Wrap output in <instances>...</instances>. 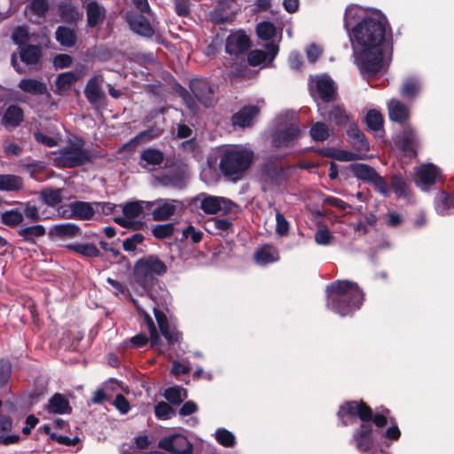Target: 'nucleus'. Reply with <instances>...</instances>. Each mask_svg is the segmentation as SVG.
I'll return each instance as SVG.
<instances>
[{
    "label": "nucleus",
    "instance_id": "obj_1",
    "mask_svg": "<svg viewBox=\"0 0 454 454\" xmlns=\"http://www.w3.org/2000/svg\"><path fill=\"white\" fill-rule=\"evenodd\" d=\"M389 32L387 18L380 12L367 15L349 32L357 51L356 62L363 75L369 77L384 71L388 60Z\"/></svg>",
    "mask_w": 454,
    "mask_h": 454
},
{
    "label": "nucleus",
    "instance_id": "obj_2",
    "mask_svg": "<svg viewBox=\"0 0 454 454\" xmlns=\"http://www.w3.org/2000/svg\"><path fill=\"white\" fill-rule=\"evenodd\" d=\"M327 307L333 312L347 316L358 309L364 300V294L356 283L337 280L326 287Z\"/></svg>",
    "mask_w": 454,
    "mask_h": 454
},
{
    "label": "nucleus",
    "instance_id": "obj_3",
    "mask_svg": "<svg viewBox=\"0 0 454 454\" xmlns=\"http://www.w3.org/2000/svg\"><path fill=\"white\" fill-rule=\"evenodd\" d=\"M338 416L344 426L350 423L348 419L360 418L363 424L354 435L356 446L361 452L371 450L374 445L372 427L369 423L372 418V409L364 403L347 402L340 407Z\"/></svg>",
    "mask_w": 454,
    "mask_h": 454
},
{
    "label": "nucleus",
    "instance_id": "obj_4",
    "mask_svg": "<svg viewBox=\"0 0 454 454\" xmlns=\"http://www.w3.org/2000/svg\"><path fill=\"white\" fill-rule=\"evenodd\" d=\"M253 152L241 145L228 146L223 150L219 167L225 176L239 175L248 168Z\"/></svg>",
    "mask_w": 454,
    "mask_h": 454
},
{
    "label": "nucleus",
    "instance_id": "obj_5",
    "mask_svg": "<svg viewBox=\"0 0 454 454\" xmlns=\"http://www.w3.org/2000/svg\"><path fill=\"white\" fill-rule=\"evenodd\" d=\"M298 116L294 112H286L277 118V129L272 137L274 147L281 149L293 145L299 135Z\"/></svg>",
    "mask_w": 454,
    "mask_h": 454
},
{
    "label": "nucleus",
    "instance_id": "obj_6",
    "mask_svg": "<svg viewBox=\"0 0 454 454\" xmlns=\"http://www.w3.org/2000/svg\"><path fill=\"white\" fill-rule=\"evenodd\" d=\"M54 161L64 168H74L83 165L90 160V154L83 148V141L75 139L69 141L68 145L54 153Z\"/></svg>",
    "mask_w": 454,
    "mask_h": 454
},
{
    "label": "nucleus",
    "instance_id": "obj_7",
    "mask_svg": "<svg viewBox=\"0 0 454 454\" xmlns=\"http://www.w3.org/2000/svg\"><path fill=\"white\" fill-rule=\"evenodd\" d=\"M166 271L165 263L153 255L140 259L134 267L135 279L145 289L153 284L155 276L162 275Z\"/></svg>",
    "mask_w": 454,
    "mask_h": 454
},
{
    "label": "nucleus",
    "instance_id": "obj_8",
    "mask_svg": "<svg viewBox=\"0 0 454 454\" xmlns=\"http://www.w3.org/2000/svg\"><path fill=\"white\" fill-rule=\"evenodd\" d=\"M145 210L149 211V201L140 200L126 203L122 208L123 215L116 217L115 223L125 228L140 230L143 227L140 218Z\"/></svg>",
    "mask_w": 454,
    "mask_h": 454
},
{
    "label": "nucleus",
    "instance_id": "obj_9",
    "mask_svg": "<svg viewBox=\"0 0 454 454\" xmlns=\"http://www.w3.org/2000/svg\"><path fill=\"white\" fill-rule=\"evenodd\" d=\"M309 89L311 96L315 99L320 98L324 102L333 100L336 94L333 81L325 74L310 76Z\"/></svg>",
    "mask_w": 454,
    "mask_h": 454
},
{
    "label": "nucleus",
    "instance_id": "obj_10",
    "mask_svg": "<svg viewBox=\"0 0 454 454\" xmlns=\"http://www.w3.org/2000/svg\"><path fill=\"white\" fill-rule=\"evenodd\" d=\"M200 208L207 215H227L234 211L237 207L231 200L213 195H201Z\"/></svg>",
    "mask_w": 454,
    "mask_h": 454
},
{
    "label": "nucleus",
    "instance_id": "obj_11",
    "mask_svg": "<svg viewBox=\"0 0 454 454\" xmlns=\"http://www.w3.org/2000/svg\"><path fill=\"white\" fill-rule=\"evenodd\" d=\"M181 207L182 203L176 200L159 199L149 201V211L155 221L168 220Z\"/></svg>",
    "mask_w": 454,
    "mask_h": 454
},
{
    "label": "nucleus",
    "instance_id": "obj_12",
    "mask_svg": "<svg viewBox=\"0 0 454 454\" xmlns=\"http://www.w3.org/2000/svg\"><path fill=\"white\" fill-rule=\"evenodd\" d=\"M159 446L173 454H192V445L188 439L182 434H174L162 438Z\"/></svg>",
    "mask_w": 454,
    "mask_h": 454
},
{
    "label": "nucleus",
    "instance_id": "obj_13",
    "mask_svg": "<svg viewBox=\"0 0 454 454\" xmlns=\"http://www.w3.org/2000/svg\"><path fill=\"white\" fill-rule=\"evenodd\" d=\"M440 176V169L435 165L423 164L416 169L415 181L422 190H427L436 183Z\"/></svg>",
    "mask_w": 454,
    "mask_h": 454
},
{
    "label": "nucleus",
    "instance_id": "obj_14",
    "mask_svg": "<svg viewBox=\"0 0 454 454\" xmlns=\"http://www.w3.org/2000/svg\"><path fill=\"white\" fill-rule=\"evenodd\" d=\"M190 88L197 99L206 107L215 103V97L209 83L201 79H193L190 82Z\"/></svg>",
    "mask_w": 454,
    "mask_h": 454
},
{
    "label": "nucleus",
    "instance_id": "obj_15",
    "mask_svg": "<svg viewBox=\"0 0 454 454\" xmlns=\"http://www.w3.org/2000/svg\"><path fill=\"white\" fill-rule=\"evenodd\" d=\"M48 0H27L25 7L26 17L34 23H40L48 12Z\"/></svg>",
    "mask_w": 454,
    "mask_h": 454
},
{
    "label": "nucleus",
    "instance_id": "obj_16",
    "mask_svg": "<svg viewBox=\"0 0 454 454\" xmlns=\"http://www.w3.org/2000/svg\"><path fill=\"white\" fill-rule=\"evenodd\" d=\"M61 215L66 218L90 219L94 215V210L90 203L74 201L68 205V209L62 211Z\"/></svg>",
    "mask_w": 454,
    "mask_h": 454
},
{
    "label": "nucleus",
    "instance_id": "obj_17",
    "mask_svg": "<svg viewBox=\"0 0 454 454\" xmlns=\"http://www.w3.org/2000/svg\"><path fill=\"white\" fill-rule=\"evenodd\" d=\"M153 313L160 331L168 342L169 344H173L174 342L178 341L180 339V333L169 324L167 316L162 311L155 308L153 309Z\"/></svg>",
    "mask_w": 454,
    "mask_h": 454
},
{
    "label": "nucleus",
    "instance_id": "obj_18",
    "mask_svg": "<svg viewBox=\"0 0 454 454\" xmlns=\"http://www.w3.org/2000/svg\"><path fill=\"white\" fill-rule=\"evenodd\" d=\"M128 22L131 30L139 35L152 37L154 34V29L149 20L142 15H129Z\"/></svg>",
    "mask_w": 454,
    "mask_h": 454
},
{
    "label": "nucleus",
    "instance_id": "obj_19",
    "mask_svg": "<svg viewBox=\"0 0 454 454\" xmlns=\"http://www.w3.org/2000/svg\"><path fill=\"white\" fill-rule=\"evenodd\" d=\"M249 48V38L241 32H236L228 36L225 49L230 54L237 55Z\"/></svg>",
    "mask_w": 454,
    "mask_h": 454
},
{
    "label": "nucleus",
    "instance_id": "obj_20",
    "mask_svg": "<svg viewBox=\"0 0 454 454\" xmlns=\"http://www.w3.org/2000/svg\"><path fill=\"white\" fill-rule=\"evenodd\" d=\"M259 113V107L255 106H244L232 116V123L234 126L241 128L250 127L254 123V120Z\"/></svg>",
    "mask_w": 454,
    "mask_h": 454
},
{
    "label": "nucleus",
    "instance_id": "obj_21",
    "mask_svg": "<svg viewBox=\"0 0 454 454\" xmlns=\"http://www.w3.org/2000/svg\"><path fill=\"white\" fill-rule=\"evenodd\" d=\"M267 52L262 50H254L248 54V63L253 66H259L264 63L268 59V55H270V59H273L278 51V46L274 43H268L266 45Z\"/></svg>",
    "mask_w": 454,
    "mask_h": 454
},
{
    "label": "nucleus",
    "instance_id": "obj_22",
    "mask_svg": "<svg viewBox=\"0 0 454 454\" xmlns=\"http://www.w3.org/2000/svg\"><path fill=\"white\" fill-rule=\"evenodd\" d=\"M102 81L103 78L100 75H96L88 81L84 94L90 104L95 105L102 99L104 93L99 86Z\"/></svg>",
    "mask_w": 454,
    "mask_h": 454
},
{
    "label": "nucleus",
    "instance_id": "obj_23",
    "mask_svg": "<svg viewBox=\"0 0 454 454\" xmlns=\"http://www.w3.org/2000/svg\"><path fill=\"white\" fill-rule=\"evenodd\" d=\"M86 12L90 27H96L102 23L106 16L105 8L96 1H90L87 4Z\"/></svg>",
    "mask_w": 454,
    "mask_h": 454
},
{
    "label": "nucleus",
    "instance_id": "obj_24",
    "mask_svg": "<svg viewBox=\"0 0 454 454\" xmlns=\"http://www.w3.org/2000/svg\"><path fill=\"white\" fill-rule=\"evenodd\" d=\"M232 2L233 0H223L217 4L215 9L210 14L211 19L215 23L224 24L231 21L233 15L229 12L228 10L231 8Z\"/></svg>",
    "mask_w": 454,
    "mask_h": 454
},
{
    "label": "nucleus",
    "instance_id": "obj_25",
    "mask_svg": "<svg viewBox=\"0 0 454 454\" xmlns=\"http://www.w3.org/2000/svg\"><path fill=\"white\" fill-rule=\"evenodd\" d=\"M387 108L391 121L402 123L409 117L408 107L397 99H391L387 104Z\"/></svg>",
    "mask_w": 454,
    "mask_h": 454
},
{
    "label": "nucleus",
    "instance_id": "obj_26",
    "mask_svg": "<svg viewBox=\"0 0 454 454\" xmlns=\"http://www.w3.org/2000/svg\"><path fill=\"white\" fill-rule=\"evenodd\" d=\"M85 74L83 70L80 72H66L58 75L56 80L57 91L61 93L70 89L71 85Z\"/></svg>",
    "mask_w": 454,
    "mask_h": 454
},
{
    "label": "nucleus",
    "instance_id": "obj_27",
    "mask_svg": "<svg viewBox=\"0 0 454 454\" xmlns=\"http://www.w3.org/2000/svg\"><path fill=\"white\" fill-rule=\"evenodd\" d=\"M23 121V111L17 106H10L4 116L3 124L7 129L15 128L19 126Z\"/></svg>",
    "mask_w": 454,
    "mask_h": 454
},
{
    "label": "nucleus",
    "instance_id": "obj_28",
    "mask_svg": "<svg viewBox=\"0 0 454 454\" xmlns=\"http://www.w3.org/2000/svg\"><path fill=\"white\" fill-rule=\"evenodd\" d=\"M317 106L318 112L323 118L331 121H334L337 125L340 126L348 123L349 117L342 108L339 106L333 107L328 113V114H326V113L324 111V107L319 105H317Z\"/></svg>",
    "mask_w": 454,
    "mask_h": 454
},
{
    "label": "nucleus",
    "instance_id": "obj_29",
    "mask_svg": "<svg viewBox=\"0 0 454 454\" xmlns=\"http://www.w3.org/2000/svg\"><path fill=\"white\" fill-rule=\"evenodd\" d=\"M41 199L46 205L56 207L67 199V196L64 189L46 188L42 191Z\"/></svg>",
    "mask_w": 454,
    "mask_h": 454
},
{
    "label": "nucleus",
    "instance_id": "obj_30",
    "mask_svg": "<svg viewBox=\"0 0 454 454\" xmlns=\"http://www.w3.org/2000/svg\"><path fill=\"white\" fill-rule=\"evenodd\" d=\"M19 88L22 91L33 95H43L47 91L46 84L35 79H22L19 83Z\"/></svg>",
    "mask_w": 454,
    "mask_h": 454
},
{
    "label": "nucleus",
    "instance_id": "obj_31",
    "mask_svg": "<svg viewBox=\"0 0 454 454\" xmlns=\"http://www.w3.org/2000/svg\"><path fill=\"white\" fill-rule=\"evenodd\" d=\"M435 210L439 215H445L450 214L454 208V196H450L445 192H439L434 201Z\"/></svg>",
    "mask_w": 454,
    "mask_h": 454
},
{
    "label": "nucleus",
    "instance_id": "obj_32",
    "mask_svg": "<svg viewBox=\"0 0 454 454\" xmlns=\"http://www.w3.org/2000/svg\"><path fill=\"white\" fill-rule=\"evenodd\" d=\"M279 258L278 250L271 246H264L256 251L254 259L259 264H267L278 261Z\"/></svg>",
    "mask_w": 454,
    "mask_h": 454
},
{
    "label": "nucleus",
    "instance_id": "obj_33",
    "mask_svg": "<svg viewBox=\"0 0 454 454\" xmlns=\"http://www.w3.org/2000/svg\"><path fill=\"white\" fill-rule=\"evenodd\" d=\"M350 169L355 176L370 184L372 183L378 175V173L372 168L365 164H351Z\"/></svg>",
    "mask_w": 454,
    "mask_h": 454
},
{
    "label": "nucleus",
    "instance_id": "obj_34",
    "mask_svg": "<svg viewBox=\"0 0 454 454\" xmlns=\"http://www.w3.org/2000/svg\"><path fill=\"white\" fill-rule=\"evenodd\" d=\"M67 247L83 257H98L100 255L99 249L92 243H74L67 245Z\"/></svg>",
    "mask_w": 454,
    "mask_h": 454
},
{
    "label": "nucleus",
    "instance_id": "obj_35",
    "mask_svg": "<svg viewBox=\"0 0 454 454\" xmlns=\"http://www.w3.org/2000/svg\"><path fill=\"white\" fill-rule=\"evenodd\" d=\"M421 88V82L418 78H407L401 88L400 93L403 98L406 99H412L416 98Z\"/></svg>",
    "mask_w": 454,
    "mask_h": 454
},
{
    "label": "nucleus",
    "instance_id": "obj_36",
    "mask_svg": "<svg viewBox=\"0 0 454 454\" xmlns=\"http://www.w3.org/2000/svg\"><path fill=\"white\" fill-rule=\"evenodd\" d=\"M348 135L350 138L353 139L354 146H356L358 151H369V144L364 135L360 131L355 123H350L348 125Z\"/></svg>",
    "mask_w": 454,
    "mask_h": 454
},
{
    "label": "nucleus",
    "instance_id": "obj_37",
    "mask_svg": "<svg viewBox=\"0 0 454 454\" xmlns=\"http://www.w3.org/2000/svg\"><path fill=\"white\" fill-rule=\"evenodd\" d=\"M47 410L51 413H67L70 411V406L66 398L60 394H55L50 400L47 405Z\"/></svg>",
    "mask_w": 454,
    "mask_h": 454
},
{
    "label": "nucleus",
    "instance_id": "obj_38",
    "mask_svg": "<svg viewBox=\"0 0 454 454\" xmlns=\"http://www.w3.org/2000/svg\"><path fill=\"white\" fill-rule=\"evenodd\" d=\"M22 184V179L18 176L0 175V191H17Z\"/></svg>",
    "mask_w": 454,
    "mask_h": 454
},
{
    "label": "nucleus",
    "instance_id": "obj_39",
    "mask_svg": "<svg viewBox=\"0 0 454 454\" xmlns=\"http://www.w3.org/2000/svg\"><path fill=\"white\" fill-rule=\"evenodd\" d=\"M56 39L61 45L70 47L75 43V34L73 29L59 27L56 31Z\"/></svg>",
    "mask_w": 454,
    "mask_h": 454
},
{
    "label": "nucleus",
    "instance_id": "obj_40",
    "mask_svg": "<svg viewBox=\"0 0 454 454\" xmlns=\"http://www.w3.org/2000/svg\"><path fill=\"white\" fill-rule=\"evenodd\" d=\"M20 236L28 242H35V239L45 234V229L42 225L22 227L19 231Z\"/></svg>",
    "mask_w": 454,
    "mask_h": 454
},
{
    "label": "nucleus",
    "instance_id": "obj_41",
    "mask_svg": "<svg viewBox=\"0 0 454 454\" xmlns=\"http://www.w3.org/2000/svg\"><path fill=\"white\" fill-rule=\"evenodd\" d=\"M365 122L371 130L380 131L383 127V116L378 110H370L365 116Z\"/></svg>",
    "mask_w": 454,
    "mask_h": 454
},
{
    "label": "nucleus",
    "instance_id": "obj_42",
    "mask_svg": "<svg viewBox=\"0 0 454 454\" xmlns=\"http://www.w3.org/2000/svg\"><path fill=\"white\" fill-rule=\"evenodd\" d=\"M141 160L148 165L158 166L163 161L164 155L158 149L148 148L142 152Z\"/></svg>",
    "mask_w": 454,
    "mask_h": 454
},
{
    "label": "nucleus",
    "instance_id": "obj_43",
    "mask_svg": "<svg viewBox=\"0 0 454 454\" xmlns=\"http://www.w3.org/2000/svg\"><path fill=\"white\" fill-rule=\"evenodd\" d=\"M164 396L171 403L179 404L187 397V393L184 388L175 387L166 389Z\"/></svg>",
    "mask_w": 454,
    "mask_h": 454
},
{
    "label": "nucleus",
    "instance_id": "obj_44",
    "mask_svg": "<svg viewBox=\"0 0 454 454\" xmlns=\"http://www.w3.org/2000/svg\"><path fill=\"white\" fill-rule=\"evenodd\" d=\"M41 56L40 49L37 46L28 45L20 51V57L23 62L27 65L37 63Z\"/></svg>",
    "mask_w": 454,
    "mask_h": 454
},
{
    "label": "nucleus",
    "instance_id": "obj_45",
    "mask_svg": "<svg viewBox=\"0 0 454 454\" xmlns=\"http://www.w3.org/2000/svg\"><path fill=\"white\" fill-rule=\"evenodd\" d=\"M34 137L36 142L48 147L56 146L61 139L59 134L51 133V135H46L40 131L35 132Z\"/></svg>",
    "mask_w": 454,
    "mask_h": 454
},
{
    "label": "nucleus",
    "instance_id": "obj_46",
    "mask_svg": "<svg viewBox=\"0 0 454 454\" xmlns=\"http://www.w3.org/2000/svg\"><path fill=\"white\" fill-rule=\"evenodd\" d=\"M256 33L261 39L270 40L275 35L276 27L272 23L263 21L257 25Z\"/></svg>",
    "mask_w": 454,
    "mask_h": 454
},
{
    "label": "nucleus",
    "instance_id": "obj_47",
    "mask_svg": "<svg viewBox=\"0 0 454 454\" xmlns=\"http://www.w3.org/2000/svg\"><path fill=\"white\" fill-rule=\"evenodd\" d=\"M310 136L315 141H324L329 137L328 127L323 122H317L310 129Z\"/></svg>",
    "mask_w": 454,
    "mask_h": 454
},
{
    "label": "nucleus",
    "instance_id": "obj_48",
    "mask_svg": "<svg viewBox=\"0 0 454 454\" xmlns=\"http://www.w3.org/2000/svg\"><path fill=\"white\" fill-rule=\"evenodd\" d=\"M216 441L224 447H232L235 443V437L230 431L220 428L215 431Z\"/></svg>",
    "mask_w": 454,
    "mask_h": 454
},
{
    "label": "nucleus",
    "instance_id": "obj_49",
    "mask_svg": "<svg viewBox=\"0 0 454 454\" xmlns=\"http://www.w3.org/2000/svg\"><path fill=\"white\" fill-rule=\"evenodd\" d=\"M24 215L17 209H12L2 215L3 222L7 225H18L22 222Z\"/></svg>",
    "mask_w": 454,
    "mask_h": 454
},
{
    "label": "nucleus",
    "instance_id": "obj_50",
    "mask_svg": "<svg viewBox=\"0 0 454 454\" xmlns=\"http://www.w3.org/2000/svg\"><path fill=\"white\" fill-rule=\"evenodd\" d=\"M56 234L67 237H75L79 234V228L74 223H64L54 226Z\"/></svg>",
    "mask_w": 454,
    "mask_h": 454
},
{
    "label": "nucleus",
    "instance_id": "obj_51",
    "mask_svg": "<svg viewBox=\"0 0 454 454\" xmlns=\"http://www.w3.org/2000/svg\"><path fill=\"white\" fill-rule=\"evenodd\" d=\"M176 414L174 409H172L167 403L160 402L155 406V416L159 419H168L174 417Z\"/></svg>",
    "mask_w": 454,
    "mask_h": 454
},
{
    "label": "nucleus",
    "instance_id": "obj_52",
    "mask_svg": "<svg viewBox=\"0 0 454 454\" xmlns=\"http://www.w3.org/2000/svg\"><path fill=\"white\" fill-rule=\"evenodd\" d=\"M366 152L358 151L356 153L340 150L334 153V158L340 161H352L364 159Z\"/></svg>",
    "mask_w": 454,
    "mask_h": 454
},
{
    "label": "nucleus",
    "instance_id": "obj_53",
    "mask_svg": "<svg viewBox=\"0 0 454 454\" xmlns=\"http://www.w3.org/2000/svg\"><path fill=\"white\" fill-rule=\"evenodd\" d=\"M144 314L145 320L146 322L150 333L151 344L153 347L157 348L160 343V335L158 334L157 329L153 324L152 317L147 313Z\"/></svg>",
    "mask_w": 454,
    "mask_h": 454
},
{
    "label": "nucleus",
    "instance_id": "obj_54",
    "mask_svg": "<svg viewBox=\"0 0 454 454\" xmlns=\"http://www.w3.org/2000/svg\"><path fill=\"white\" fill-rule=\"evenodd\" d=\"M333 236L325 227H320L315 233V241L317 245L327 246L331 243Z\"/></svg>",
    "mask_w": 454,
    "mask_h": 454
},
{
    "label": "nucleus",
    "instance_id": "obj_55",
    "mask_svg": "<svg viewBox=\"0 0 454 454\" xmlns=\"http://www.w3.org/2000/svg\"><path fill=\"white\" fill-rule=\"evenodd\" d=\"M174 225L172 223H165L156 225L153 229V234L157 239H164L173 234Z\"/></svg>",
    "mask_w": 454,
    "mask_h": 454
},
{
    "label": "nucleus",
    "instance_id": "obj_56",
    "mask_svg": "<svg viewBox=\"0 0 454 454\" xmlns=\"http://www.w3.org/2000/svg\"><path fill=\"white\" fill-rule=\"evenodd\" d=\"M276 232L279 236H286L289 232V223L279 212L276 214Z\"/></svg>",
    "mask_w": 454,
    "mask_h": 454
},
{
    "label": "nucleus",
    "instance_id": "obj_57",
    "mask_svg": "<svg viewBox=\"0 0 454 454\" xmlns=\"http://www.w3.org/2000/svg\"><path fill=\"white\" fill-rule=\"evenodd\" d=\"M12 419L5 415H0V442L9 443V437H4V433L12 429Z\"/></svg>",
    "mask_w": 454,
    "mask_h": 454
},
{
    "label": "nucleus",
    "instance_id": "obj_58",
    "mask_svg": "<svg viewBox=\"0 0 454 454\" xmlns=\"http://www.w3.org/2000/svg\"><path fill=\"white\" fill-rule=\"evenodd\" d=\"M143 240L144 236L142 234L136 233L123 241V249L125 251L132 252L136 249L138 244L142 243Z\"/></svg>",
    "mask_w": 454,
    "mask_h": 454
},
{
    "label": "nucleus",
    "instance_id": "obj_59",
    "mask_svg": "<svg viewBox=\"0 0 454 454\" xmlns=\"http://www.w3.org/2000/svg\"><path fill=\"white\" fill-rule=\"evenodd\" d=\"M360 12L361 10L357 6H350L346 9L344 15V27L348 31H349V26L351 23L359 16Z\"/></svg>",
    "mask_w": 454,
    "mask_h": 454
},
{
    "label": "nucleus",
    "instance_id": "obj_60",
    "mask_svg": "<svg viewBox=\"0 0 454 454\" xmlns=\"http://www.w3.org/2000/svg\"><path fill=\"white\" fill-rule=\"evenodd\" d=\"M22 214L30 222H37L41 219L38 208L31 203H26L24 205Z\"/></svg>",
    "mask_w": 454,
    "mask_h": 454
},
{
    "label": "nucleus",
    "instance_id": "obj_61",
    "mask_svg": "<svg viewBox=\"0 0 454 454\" xmlns=\"http://www.w3.org/2000/svg\"><path fill=\"white\" fill-rule=\"evenodd\" d=\"M27 38L28 31L26 27H17L12 34V40L19 46L24 44L27 42Z\"/></svg>",
    "mask_w": 454,
    "mask_h": 454
},
{
    "label": "nucleus",
    "instance_id": "obj_62",
    "mask_svg": "<svg viewBox=\"0 0 454 454\" xmlns=\"http://www.w3.org/2000/svg\"><path fill=\"white\" fill-rule=\"evenodd\" d=\"M183 236L185 239H191L194 243H199L202 239L203 233L196 230L192 225H189L183 231Z\"/></svg>",
    "mask_w": 454,
    "mask_h": 454
},
{
    "label": "nucleus",
    "instance_id": "obj_63",
    "mask_svg": "<svg viewBox=\"0 0 454 454\" xmlns=\"http://www.w3.org/2000/svg\"><path fill=\"white\" fill-rule=\"evenodd\" d=\"M323 53V49L315 43L308 46L306 50L307 58L309 62H316Z\"/></svg>",
    "mask_w": 454,
    "mask_h": 454
},
{
    "label": "nucleus",
    "instance_id": "obj_64",
    "mask_svg": "<svg viewBox=\"0 0 454 454\" xmlns=\"http://www.w3.org/2000/svg\"><path fill=\"white\" fill-rule=\"evenodd\" d=\"M113 404L121 414H126L130 410L128 400L122 395H118L113 402Z\"/></svg>",
    "mask_w": 454,
    "mask_h": 454
}]
</instances>
